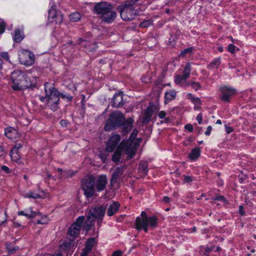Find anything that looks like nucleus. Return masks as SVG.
Segmentation results:
<instances>
[{
  "label": "nucleus",
  "mask_w": 256,
  "mask_h": 256,
  "mask_svg": "<svg viewBox=\"0 0 256 256\" xmlns=\"http://www.w3.org/2000/svg\"><path fill=\"white\" fill-rule=\"evenodd\" d=\"M12 88L15 91L23 90L26 88L33 90L36 87V80L28 76L22 70H16L12 74Z\"/></svg>",
  "instance_id": "obj_1"
},
{
  "label": "nucleus",
  "mask_w": 256,
  "mask_h": 256,
  "mask_svg": "<svg viewBox=\"0 0 256 256\" xmlns=\"http://www.w3.org/2000/svg\"><path fill=\"white\" fill-rule=\"evenodd\" d=\"M44 90L46 93L48 106L52 111L57 110L58 108L60 92L53 86L52 84L46 82Z\"/></svg>",
  "instance_id": "obj_2"
},
{
  "label": "nucleus",
  "mask_w": 256,
  "mask_h": 256,
  "mask_svg": "<svg viewBox=\"0 0 256 256\" xmlns=\"http://www.w3.org/2000/svg\"><path fill=\"white\" fill-rule=\"evenodd\" d=\"M112 5L106 2L96 3L93 9L94 14H100V18L102 22L110 24L112 22Z\"/></svg>",
  "instance_id": "obj_3"
},
{
  "label": "nucleus",
  "mask_w": 256,
  "mask_h": 256,
  "mask_svg": "<svg viewBox=\"0 0 256 256\" xmlns=\"http://www.w3.org/2000/svg\"><path fill=\"white\" fill-rule=\"evenodd\" d=\"M125 151L126 154L128 155L127 159L130 160L135 155L136 148L134 146H132L131 144L125 140H122L116 146L114 154H113V162H119L122 156V152Z\"/></svg>",
  "instance_id": "obj_4"
},
{
  "label": "nucleus",
  "mask_w": 256,
  "mask_h": 256,
  "mask_svg": "<svg viewBox=\"0 0 256 256\" xmlns=\"http://www.w3.org/2000/svg\"><path fill=\"white\" fill-rule=\"evenodd\" d=\"M133 122L132 118L126 120L122 113L117 110L113 112V127L122 126V132L124 134H127L132 128Z\"/></svg>",
  "instance_id": "obj_5"
},
{
  "label": "nucleus",
  "mask_w": 256,
  "mask_h": 256,
  "mask_svg": "<svg viewBox=\"0 0 256 256\" xmlns=\"http://www.w3.org/2000/svg\"><path fill=\"white\" fill-rule=\"evenodd\" d=\"M96 178L92 175L86 176L82 181V187L87 198H91L94 192Z\"/></svg>",
  "instance_id": "obj_6"
},
{
  "label": "nucleus",
  "mask_w": 256,
  "mask_h": 256,
  "mask_svg": "<svg viewBox=\"0 0 256 256\" xmlns=\"http://www.w3.org/2000/svg\"><path fill=\"white\" fill-rule=\"evenodd\" d=\"M106 206L93 207L89 210L87 220L90 222H95L96 220H102L106 210Z\"/></svg>",
  "instance_id": "obj_7"
},
{
  "label": "nucleus",
  "mask_w": 256,
  "mask_h": 256,
  "mask_svg": "<svg viewBox=\"0 0 256 256\" xmlns=\"http://www.w3.org/2000/svg\"><path fill=\"white\" fill-rule=\"evenodd\" d=\"M117 10L120 12L121 18L124 20H132L137 16L135 10L132 6L125 4L119 6Z\"/></svg>",
  "instance_id": "obj_8"
},
{
  "label": "nucleus",
  "mask_w": 256,
  "mask_h": 256,
  "mask_svg": "<svg viewBox=\"0 0 256 256\" xmlns=\"http://www.w3.org/2000/svg\"><path fill=\"white\" fill-rule=\"evenodd\" d=\"M64 20V15L60 10H57L56 6H52L48 10V20L49 22L60 24Z\"/></svg>",
  "instance_id": "obj_9"
},
{
  "label": "nucleus",
  "mask_w": 256,
  "mask_h": 256,
  "mask_svg": "<svg viewBox=\"0 0 256 256\" xmlns=\"http://www.w3.org/2000/svg\"><path fill=\"white\" fill-rule=\"evenodd\" d=\"M18 58L20 64H34L35 56L31 52L25 50L19 54Z\"/></svg>",
  "instance_id": "obj_10"
},
{
  "label": "nucleus",
  "mask_w": 256,
  "mask_h": 256,
  "mask_svg": "<svg viewBox=\"0 0 256 256\" xmlns=\"http://www.w3.org/2000/svg\"><path fill=\"white\" fill-rule=\"evenodd\" d=\"M220 92L222 94L221 100L225 102H229L230 98L236 94V89L226 86L221 87Z\"/></svg>",
  "instance_id": "obj_11"
},
{
  "label": "nucleus",
  "mask_w": 256,
  "mask_h": 256,
  "mask_svg": "<svg viewBox=\"0 0 256 256\" xmlns=\"http://www.w3.org/2000/svg\"><path fill=\"white\" fill-rule=\"evenodd\" d=\"M191 68L190 65H186L183 71L182 75H177L176 76L174 82L177 84H181L182 86H186V84H183V82H186L187 79L190 76Z\"/></svg>",
  "instance_id": "obj_12"
},
{
  "label": "nucleus",
  "mask_w": 256,
  "mask_h": 256,
  "mask_svg": "<svg viewBox=\"0 0 256 256\" xmlns=\"http://www.w3.org/2000/svg\"><path fill=\"white\" fill-rule=\"evenodd\" d=\"M124 104L123 100V92L119 91L113 96V107L119 108Z\"/></svg>",
  "instance_id": "obj_13"
},
{
  "label": "nucleus",
  "mask_w": 256,
  "mask_h": 256,
  "mask_svg": "<svg viewBox=\"0 0 256 256\" xmlns=\"http://www.w3.org/2000/svg\"><path fill=\"white\" fill-rule=\"evenodd\" d=\"M112 152V137H110L106 143V146L105 150L104 152H101L99 156L103 162H104L108 156V152Z\"/></svg>",
  "instance_id": "obj_14"
},
{
  "label": "nucleus",
  "mask_w": 256,
  "mask_h": 256,
  "mask_svg": "<svg viewBox=\"0 0 256 256\" xmlns=\"http://www.w3.org/2000/svg\"><path fill=\"white\" fill-rule=\"evenodd\" d=\"M80 226L77 224H72L68 228V234L74 238L79 234L80 230ZM74 240V239L72 241Z\"/></svg>",
  "instance_id": "obj_15"
},
{
  "label": "nucleus",
  "mask_w": 256,
  "mask_h": 256,
  "mask_svg": "<svg viewBox=\"0 0 256 256\" xmlns=\"http://www.w3.org/2000/svg\"><path fill=\"white\" fill-rule=\"evenodd\" d=\"M107 183V179L105 176H100L98 177L97 184L96 189L98 192L103 190Z\"/></svg>",
  "instance_id": "obj_16"
},
{
  "label": "nucleus",
  "mask_w": 256,
  "mask_h": 256,
  "mask_svg": "<svg viewBox=\"0 0 256 256\" xmlns=\"http://www.w3.org/2000/svg\"><path fill=\"white\" fill-rule=\"evenodd\" d=\"M140 216L137 217L135 222L136 228L138 230L142 228L146 232H147L148 231V224L144 222H140Z\"/></svg>",
  "instance_id": "obj_17"
},
{
  "label": "nucleus",
  "mask_w": 256,
  "mask_h": 256,
  "mask_svg": "<svg viewBox=\"0 0 256 256\" xmlns=\"http://www.w3.org/2000/svg\"><path fill=\"white\" fill-rule=\"evenodd\" d=\"M154 112L152 108H148L144 116L142 123L144 124H148L151 120Z\"/></svg>",
  "instance_id": "obj_18"
},
{
  "label": "nucleus",
  "mask_w": 256,
  "mask_h": 256,
  "mask_svg": "<svg viewBox=\"0 0 256 256\" xmlns=\"http://www.w3.org/2000/svg\"><path fill=\"white\" fill-rule=\"evenodd\" d=\"M18 216H24L28 218L32 219L35 218L37 215L41 214L40 212H34L32 210V208H30V213H26L24 211H19L18 212Z\"/></svg>",
  "instance_id": "obj_19"
},
{
  "label": "nucleus",
  "mask_w": 256,
  "mask_h": 256,
  "mask_svg": "<svg viewBox=\"0 0 256 256\" xmlns=\"http://www.w3.org/2000/svg\"><path fill=\"white\" fill-rule=\"evenodd\" d=\"M144 222H146L148 224V226L152 228H154L158 225V218L156 216H150Z\"/></svg>",
  "instance_id": "obj_20"
},
{
  "label": "nucleus",
  "mask_w": 256,
  "mask_h": 256,
  "mask_svg": "<svg viewBox=\"0 0 256 256\" xmlns=\"http://www.w3.org/2000/svg\"><path fill=\"white\" fill-rule=\"evenodd\" d=\"M24 38V35L22 34L20 29H16L14 32L13 40L16 42H20Z\"/></svg>",
  "instance_id": "obj_21"
},
{
  "label": "nucleus",
  "mask_w": 256,
  "mask_h": 256,
  "mask_svg": "<svg viewBox=\"0 0 256 256\" xmlns=\"http://www.w3.org/2000/svg\"><path fill=\"white\" fill-rule=\"evenodd\" d=\"M6 136L10 139L14 138L16 134V130L10 127L5 129L4 131Z\"/></svg>",
  "instance_id": "obj_22"
},
{
  "label": "nucleus",
  "mask_w": 256,
  "mask_h": 256,
  "mask_svg": "<svg viewBox=\"0 0 256 256\" xmlns=\"http://www.w3.org/2000/svg\"><path fill=\"white\" fill-rule=\"evenodd\" d=\"M6 248L8 254H12L17 251L19 248L17 246H12V243L6 242Z\"/></svg>",
  "instance_id": "obj_23"
},
{
  "label": "nucleus",
  "mask_w": 256,
  "mask_h": 256,
  "mask_svg": "<svg viewBox=\"0 0 256 256\" xmlns=\"http://www.w3.org/2000/svg\"><path fill=\"white\" fill-rule=\"evenodd\" d=\"M200 156V150L199 148H194L189 154L188 157L190 160H195Z\"/></svg>",
  "instance_id": "obj_24"
},
{
  "label": "nucleus",
  "mask_w": 256,
  "mask_h": 256,
  "mask_svg": "<svg viewBox=\"0 0 256 256\" xmlns=\"http://www.w3.org/2000/svg\"><path fill=\"white\" fill-rule=\"evenodd\" d=\"M147 167L148 164L145 162H140L138 166V171L142 173L144 175H146L147 174Z\"/></svg>",
  "instance_id": "obj_25"
},
{
  "label": "nucleus",
  "mask_w": 256,
  "mask_h": 256,
  "mask_svg": "<svg viewBox=\"0 0 256 256\" xmlns=\"http://www.w3.org/2000/svg\"><path fill=\"white\" fill-rule=\"evenodd\" d=\"M176 92L172 90L169 92H166L165 94V98L166 100H174L176 98Z\"/></svg>",
  "instance_id": "obj_26"
},
{
  "label": "nucleus",
  "mask_w": 256,
  "mask_h": 256,
  "mask_svg": "<svg viewBox=\"0 0 256 256\" xmlns=\"http://www.w3.org/2000/svg\"><path fill=\"white\" fill-rule=\"evenodd\" d=\"M95 242V238H88L86 244V248L88 249V251H91L93 246Z\"/></svg>",
  "instance_id": "obj_27"
},
{
  "label": "nucleus",
  "mask_w": 256,
  "mask_h": 256,
  "mask_svg": "<svg viewBox=\"0 0 256 256\" xmlns=\"http://www.w3.org/2000/svg\"><path fill=\"white\" fill-rule=\"evenodd\" d=\"M104 128L106 131L112 130V113L110 114L109 118L106 122Z\"/></svg>",
  "instance_id": "obj_28"
},
{
  "label": "nucleus",
  "mask_w": 256,
  "mask_h": 256,
  "mask_svg": "<svg viewBox=\"0 0 256 256\" xmlns=\"http://www.w3.org/2000/svg\"><path fill=\"white\" fill-rule=\"evenodd\" d=\"M24 197L25 198H30L33 199H38L41 198L40 194L32 192H29L26 194L24 195Z\"/></svg>",
  "instance_id": "obj_29"
},
{
  "label": "nucleus",
  "mask_w": 256,
  "mask_h": 256,
  "mask_svg": "<svg viewBox=\"0 0 256 256\" xmlns=\"http://www.w3.org/2000/svg\"><path fill=\"white\" fill-rule=\"evenodd\" d=\"M80 17L81 15L79 12L72 13L69 16L70 20L73 22H78L80 20Z\"/></svg>",
  "instance_id": "obj_30"
},
{
  "label": "nucleus",
  "mask_w": 256,
  "mask_h": 256,
  "mask_svg": "<svg viewBox=\"0 0 256 256\" xmlns=\"http://www.w3.org/2000/svg\"><path fill=\"white\" fill-rule=\"evenodd\" d=\"M120 140V136L118 134H113V151H115V150L118 146V144Z\"/></svg>",
  "instance_id": "obj_31"
},
{
  "label": "nucleus",
  "mask_w": 256,
  "mask_h": 256,
  "mask_svg": "<svg viewBox=\"0 0 256 256\" xmlns=\"http://www.w3.org/2000/svg\"><path fill=\"white\" fill-rule=\"evenodd\" d=\"M194 50V48L192 47L187 48L182 51L179 55L180 57H186L188 55H190Z\"/></svg>",
  "instance_id": "obj_32"
},
{
  "label": "nucleus",
  "mask_w": 256,
  "mask_h": 256,
  "mask_svg": "<svg viewBox=\"0 0 256 256\" xmlns=\"http://www.w3.org/2000/svg\"><path fill=\"white\" fill-rule=\"evenodd\" d=\"M122 168L123 167L120 166L117 168L116 170H114V173L113 174V181L115 178H119L122 174Z\"/></svg>",
  "instance_id": "obj_33"
},
{
  "label": "nucleus",
  "mask_w": 256,
  "mask_h": 256,
  "mask_svg": "<svg viewBox=\"0 0 256 256\" xmlns=\"http://www.w3.org/2000/svg\"><path fill=\"white\" fill-rule=\"evenodd\" d=\"M152 24L153 20H148L142 22L140 24V26L142 28H146L150 26H152Z\"/></svg>",
  "instance_id": "obj_34"
},
{
  "label": "nucleus",
  "mask_w": 256,
  "mask_h": 256,
  "mask_svg": "<svg viewBox=\"0 0 256 256\" xmlns=\"http://www.w3.org/2000/svg\"><path fill=\"white\" fill-rule=\"evenodd\" d=\"M94 222H90L86 219V221L85 224L83 227L84 230L86 232L90 230V228H92V225Z\"/></svg>",
  "instance_id": "obj_35"
},
{
  "label": "nucleus",
  "mask_w": 256,
  "mask_h": 256,
  "mask_svg": "<svg viewBox=\"0 0 256 256\" xmlns=\"http://www.w3.org/2000/svg\"><path fill=\"white\" fill-rule=\"evenodd\" d=\"M192 86L196 90H198L199 88H200V85L198 82H192L191 83L186 82V86Z\"/></svg>",
  "instance_id": "obj_36"
},
{
  "label": "nucleus",
  "mask_w": 256,
  "mask_h": 256,
  "mask_svg": "<svg viewBox=\"0 0 256 256\" xmlns=\"http://www.w3.org/2000/svg\"><path fill=\"white\" fill-rule=\"evenodd\" d=\"M22 144L20 143L16 144L15 146L11 150V153L15 152V154L18 155V150L22 147Z\"/></svg>",
  "instance_id": "obj_37"
},
{
  "label": "nucleus",
  "mask_w": 256,
  "mask_h": 256,
  "mask_svg": "<svg viewBox=\"0 0 256 256\" xmlns=\"http://www.w3.org/2000/svg\"><path fill=\"white\" fill-rule=\"evenodd\" d=\"M120 206V204L118 202H113V214L118 212Z\"/></svg>",
  "instance_id": "obj_38"
},
{
  "label": "nucleus",
  "mask_w": 256,
  "mask_h": 256,
  "mask_svg": "<svg viewBox=\"0 0 256 256\" xmlns=\"http://www.w3.org/2000/svg\"><path fill=\"white\" fill-rule=\"evenodd\" d=\"M6 24L5 22L0 18V34H3L5 31Z\"/></svg>",
  "instance_id": "obj_39"
},
{
  "label": "nucleus",
  "mask_w": 256,
  "mask_h": 256,
  "mask_svg": "<svg viewBox=\"0 0 256 256\" xmlns=\"http://www.w3.org/2000/svg\"><path fill=\"white\" fill-rule=\"evenodd\" d=\"M7 218L6 212L0 213V225L2 224L4 222L6 221Z\"/></svg>",
  "instance_id": "obj_40"
},
{
  "label": "nucleus",
  "mask_w": 256,
  "mask_h": 256,
  "mask_svg": "<svg viewBox=\"0 0 256 256\" xmlns=\"http://www.w3.org/2000/svg\"><path fill=\"white\" fill-rule=\"evenodd\" d=\"M140 216H141V217H140V222H144L148 218L147 216L146 213L144 211L142 212Z\"/></svg>",
  "instance_id": "obj_41"
},
{
  "label": "nucleus",
  "mask_w": 256,
  "mask_h": 256,
  "mask_svg": "<svg viewBox=\"0 0 256 256\" xmlns=\"http://www.w3.org/2000/svg\"><path fill=\"white\" fill-rule=\"evenodd\" d=\"M84 217L83 216H79L76 220V221L74 223V224H78L80 228L84 222Z\"/></svg>",
  "instance_id": "obj_42"
},
{
  "label": "nucleus",
  "mask_w": 256,
  "mask_h": 256,
  "mask_svg": "<svg viewBox=\"0 0 256 256\" xmlns=\"http://www.w3.org/2000/svg\"><path fill=\"white\" fill-rule=\"evenodd\" d=\"M10 155L12 159L14 161L17 162L18 160L20 159V156H19L18 153V155H17L16 154H15V152L12 153V154L11 152H10Z\"/></svg>",
  "instance_id": "obj_43"
},
{
  "label": "nucleus",
  "mask_w": 256,
  "mask_h": 256,
  "mask_svg": "<svg viewBox=\"0 0 256 256\" xmlns=\"http://www.w3.org/2000/svg\"><path fill=\"white\" fill-rule=\"evenodd\" d=\"M236 46L232 44H230L228 46V50L230 52L233 54L235 52Z\"/></svg>",
  "instance_id": "obj_44"
},
{
  "label": "nucleus",
  "mask_w": 256,
  "mask_h": 256,
  "mask_svg": "<svg viewBox=\"0 0 256 256\" xmlns=\"http://www.w3.org/2000/svg\"><path fill=\"white\" fill-rule=\"evenodd\" d=\"M138 134V131L136 130H134L132 133L130 134V138L132 140H134Z\"/></svg>",
  "instance_id": "obj_45"
},
{
  "label": "nucleus",
  "mask_w": 256,
  "mask_h": 256,
  "mask_svg": "<svg viewBox=\"0 0 256 256\" xmlns=\"http://www.w3.org/2000/svg\"><path fill=\"white\" fill-rule=\"evenodd\" d=\"M138 0H126L125 2V4L132 6Z\"/></svg>",
  "instance_id": "obj_46"
},
{
  "label": "nucleus",
  "mask_w": 256,
  "mask_h": 256,
  "mask_svg": "<svg viewBox=\"0 0 256 256\" xmlns=\"http://www.w3.org/2000/svg\"><path fill=\"white\" fill-rule=\"evenodd\" d=\"M184 128L190 132H192L194 130L193 126L190 124H188L184 126Z\"/></svg>",
  "instance_id": "obj_47"
},
{
  "label": "nucleus",
  "mask_w": 256,
  "mask_h": 256,
  "mask_svg": "<svg viewBox=\"0 0 256 256\" xmlns=\"http://www.w3.org/2000/svg\"><path fill=\"white\" fill-rule=\"evenodd\" d=\"M122 251L117 250L113 252V256H122Z\"/></svg>",
  "instance_id": "obj_48"
},
{
  "label": "nucleus",
  "mask_w": 256,
  "mask_h": 256,
  "mask_svg": "<svg viewBox=\"0 0 256 256\" xmlns=\"http://www.w3.org/2000/svg\"><path fill=\"white\" fill-rule=\"evenodd\" d=\"M196 120L199 124H201L202 120V113L198 114L196 117Z\"/></svg>",
  "instance_id": "obj_49"
},
{
  "label": "nucleus",
  "mask_w": 256,
  "mask_h": 256,
  "mask_svg": "<svg viewBox=\"0 0 256 256\" xmlns=\"http://www.w3.org/2000/svg\"><path fill=\"white\" fill-rule=\"evenodd\" d=\"M90 252V251H88V249L84 248L82 249V252L80 256H86Z\"/></svg>",
  "instance_id": "obj_50"
},
{
  "label": "nucleus",
  "mask_w": 256,
  "mask_h": 256,
  "mask_svg": "<svg viewBox=\"0 0 256 256\" xmlns=\"http://www.w3.org/2000/svg\"><path fill=\"white\" fill-rule=\"evenodd\" d=\"M158 116L160 118H164L166 116V112L164 110L160 111Z\"/></svg>",
  "instance_id": "obj_51"
},
{
  "label": "nucleus",
  "mask_w": 256,
  "mask_h": 256,
  "mask_svg": "<svg viewBox=\"0 0 256 256\" xmlns=\"http://www.w3.org/2000/svg\"><path fill=\"white\" fill-rule=\"evenodd\" d=\"M192 178L190 176H186L184 177V181L186 182H191L192 181Z\"/></svg>",
  "instance_id": "obj_52"
},
{
  "label": "nucleus",
  "mask_w": 256,
  "mask_h": 256,
  "mask_svg": "<svg viewBox=\"0 0 256 256\" xmlns=\"http://www.w3.org/2000/svg\"><path fill=\"white\" fill-rule=\"evenodd\" d=\"M60 124L62 126L66 127L68 126V122L67 120H62L60 122Z\"/></svg>",
  "instance_id": "obj_53"
},
{
  "label": "nucleus",
  "mask_w": 256,
  "mask_h": 256,
  "mask_svg": "<svg viewBox=\"0 0 256 256\" xmlns=\"http://www.w3.org/2000/svg\"><path fill=\"white\" fill-rule=\"evenodd\" d=\"M192 102L195 104V105H200L201 104V101L198 98H196V99H194V101Z\"/></svg>",
  "instance_id": "obj_54"
},
{
  "label": "nucleus",
  "mask_w": 256,
  "mask_h": 256,
  "mask_svg": "<svg viewBox=\"0 0 256 256\" xmlns=\"http://www.w3.org/2000/svg\"><path fill=\"white\" fill-rule=\"evenodd\" d=\"M212 130V127L211 126H208L207 128V130L206 132H205V134L207 136H208L210 134L211 131Z\"/></svg>",
  "instance_id": "obj_55"
},
{
  "label": "nucleus",
  "mask_w": 256,
  "mask_h": 256,
  "mask_svg": "<svg viewBox=\"0 0 256 256\" xmlns=\"http://www.w3.org/2000/svg\"><path fill=\"white\" fill-rule=\"evenodd\" d=\"M2 170L6 172L8 174L10 172V169L8 166H2Z\"/></svg>",
  "instance_id": "obj_56"
},
{
  "label": "nucleus",
  "mask_w": 256,
  "mask_h": 256,
  "mask_svg": "<svg viewBox=\"0 0 256 256\" xmlns=\"http://www.w3.org/2000/svg\"><path fill=\"white\" fill-rule=\"evenodd\" d=\"M125 217V215L124 214H122V215H120L119 217L117 218H116V221L118 222H122V220L124 219Z\"/></svg>",
  "instance_id": "obj_57"
},
{
  "label": "nucleus",
  "mask_w": 256,
  "mask_h": 256,
  "mask_svg": "<svg viewBox=\"0 0 256 256\" xmlns=\"http://www.w3.org/2000/svg\"><path fill=\"white\" fill-rule=\"evenodd\" d=\"M108 214L109 216H112V204L110 205V206H109V207L108 208Z\"/></svg>",
  "instance_id": "obj_58"
},
{
  "label": "nucleus",
  "mask_w": 256,
  "mask_h": 256,
  "mask_svg": "<svg viewBox=\"0 0 256 256\" xmlns=\"http://www.w3.org/2000/svg\"><path fill=\"white\" fill-rule=\"evenodd\" d=\"M213 248H214V246H212V248H209V247L206 248V252L204 254L205 255L208 256V254H207L209 252H211L212 250L213 249Z\"/></svg>",
  "instance_id": "obj_59"
},
{
  "label": "nucleus",
  "mask_w": 256,
  "mask_h": 256,
  "mask_svg": "<svg viewBox=\"0 0 256 256\" xmlns=\"http://www.w3.org/2000/svg\"><path fill=\"white\" fill-rule=\"evenodd\" d=\"M239 212L242 216L244 214V208L242 206H239Z\"/></svg>",
  "instance_id": "obj_60"
},
{
  "label": "nucleus",
  "mask_w": 256,
  "mask_h": 256,
  "mask_svg": "<svg viewBox=\"0 0 256 256\" xmlns=\"http://www.w3.org/2000/svg\"><path fill=\"white\" fill-rule=\"evenodd\" d=\"M214 200H222V201L225 200V198L223 196H216L215 198H214Z\"/></svg>",
  "instance_id": "obj_61"
},
{
  "label": "nucleus",
  "mask_w": 256,
  "mask_h": 256,
  "mask_svg": "<svg viewBox=\"0 0 256 256\" xmlns=\"http://www.w3.org/2000/svg\"><path fill=\"white\" fill-rule=\"evenodd\" d=\"M233 130H234L232 128L226 126V132L228 134L231 133Z\"/></svg>",
  "instance_id": "obj_62"
},
{
  "label": "nucleus",
  "mask_w": 256,
  "mask_h": 256,
  "mask_svg": "<svg viewBox=\"0 0 256 256\" xmlns=\"http://www.w3.org/2000/svg\"><path fill=\"white\" fill-rule=\"evenodd\" d=\"M61 96H62V98H68V100L69 101L72 100V96H66V95H64V94H61Z\"/></svg>",
  "instance_id": "obj_63"
},
{
  "label": "nucleus",
  "mask_w": 256,
  "mask_h": 256,
  "mask_svg": "<svg viewBox=\"0 0 256 256\" xmlns=\"http://www.w3.org/2000/svg\"><path fill=\"white\" fill-rule=\"evenodd\" d=\"M163 201L164 202H166V203H168L170 202V198L168 196H164V199H163Z\"/></svg>",
  "instance_id": "obj_64"
}]
</instances>
